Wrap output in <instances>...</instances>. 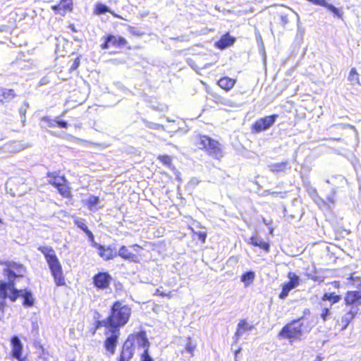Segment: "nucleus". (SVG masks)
Masks as SVG:
<instances>
[{
	"label": "nucleus",
	"instance_id": "obj_54",
	"mask_svg": "<svg viewBox=\"0 0 361 361\" xmlns=\"http://www.w3.org/2000/svg\"><path fill=\"white\" fill-rule=\"evenodd\" d=\"M266 192H267L268 194H270V195H275V194H276V193H277V192H268V191H266Z\"/></svg>",
	"mask_w": 361,
	"mask_h": 361
},
{
	"label": "nucleus",
	"instance_id": "obj_29",
	"mask_svg": "<svg viewBox=\"0 0 361 361\" xmlns=\"http://www.w3.org/2000/svg\"><path fill=\"white\" fill-rule=\"evenodd\" d=\"M269 169L273 173L284 172L286 169H289L288 161H284L279 163L271 164L269 166Z\"/></svg>",
	"mask_w": 361,
	"mask_h": 361
},
{
	"label": "nucleus",
	"instance_id": "obj_46",
	"mask_svg": "<svg viewBox=\"0 0 361 361\" xmlns=\"http://www.w3.org/2000/svg\"><path fill=\"white\" fill-rule=\"evenodd\" d=\"M56 126L61 128H67L68 126V124L65 121H56Z\"/></svg>",
	"mask_w": 361,
	"mask_h": 361
},
{
	"label": "nucleus",
	"instance_id": "obj_56",
	"mask_svg": "<svg viewBox=\"0 0 361 361\" xmlns=\"http://www.w3.org/2000/svg\"><path fill=\"white\" fill-rule=\"evenodd\" d=\"M96 314H97V316H98V318H99V317H100V314H99V313L98 312H96Z\"/></svg>",
	"mask_w": 361,
	"mask_h": 361
},
{
	"label": "nucleus",
	"instance_id": "obj_31",
	"mask_svg": "<svg viewBox=\"0 0 361 361\" xmlns=\"http://www.w3.org/2000/svg\"><path fill=\"white\" fill-rule=\"evenodd\" d=\"M253 326L250 325L247 323L246 319H241L238 322V328L235 331V335L237 336H240L242 335L244 332L248 331L251 329H252Z\"/></svg>",
	"mask_w": 361,
	"mask_h": 361
},
{
	"label": "nucleus",
	"instance_id": "obj_32",
	"mask_svg": "<svg viewBox=\"0 0 361 361\" xmlns=\"http://www.w3.org/2000/svg\"><path fill=\"white\" fill-rule=\"evenodd\" d=\"M111 12L110 8L102 3H97L93 8V13L96 16H100Z\"/></svg>",
	"mask_w": 361,
	"mask_h": 361
},
{
	"label": "nucleus",
	"instance_id": "obj_28",
	"mask_svg": "<svg viewBox=\"0 0 361 361\" xmlns=\"http://www.w3.org/2000/svg\"><path fill=\"white\" fill-rule=\"evenodd\" d=\"M20 290V297H21L23 299V305L25 307L33 306L35 303V299L32 297V292L27 288Z\"/></svg>",
	"mask_w": 361,
	"mask_h": 361
},
{
	"label": "nucleus",
	"instance_id": "obj_4",
	"mask_svg": "<svg viewBox=\"0 0 361 361\" xmlns=\"http://www.w3.org/2000/svg\"><path fill=\"white\" fill-rule=\"evenodd\" d=\"M125 341L135 350V349L143 350L140 355L141 361H154L149 355L150 342L145 330L132 332Z\"/></svg>",
	"mask_w": 361,
	"mask_h": 361
},
{
	"label": "nucleus",
	"instance_id": "obj_11",
	"mask_svg": "<svg viewBox=\"0 0 361 361\" xmlns=\"http://www.w3.org/2000/svg\"><path fill=\"white\" fill-rule=\"evenodd\" d=\"M288 281L282 284V289L279 295L280 299H285L289 294V292L296 288L300 284V278L295 274L289 272L288 274Z\"/></svg>",
	"mask_w": 361,
	"mask_h": 361
},
{
	"label": "nucleus",
	"instance_id": "obj_40",
	"mask_svg": "<svg viewBox=\"0 0 361 361\" xmlns=\"http://www.w3.org/2000/svg\"><path fill=\"white\" fill-rule=\"evenodd\" d=\"M42 120L47 123V126L50 128H54L56 126L57 120H53L47 116L44 117Z\"/></svg>",
	"mask_w": 361,
	"mask_h": 361
},
{
	"label": "nucleus",
	"instance_id": "obj_33",
	"mask_svg": "<svg viewBox=\"0 0 361 361\" xmlns=\"http://www.w3.org/2000/svg\"><path fill=\"white\" fill-rule=\"evenodd\" d=\"M348 80L350 81L351 85H360L359 74L355 68H352L349 72Z\"/></svg>",
	"mask_w": 361,
	"mask_h": 361
},
{
	"label": "nucleus",
	"instance_id": "obj_7",
	"mask_svg": "<svg viewBox=\"0 0 361 361\" xmlns=\"http://www.w3.org/2000/svg\"><path fill=\"white\" fill-rule=\"evenodd\" d=\"M20 290L15 287V283L12 281L8 282L0 281V298L6 299L7 298L11 302H16L20 297Z\"/></svg>",
	"mask_w": 361,
	"mask_h": 361
},
{
	"label": "nucleus",
	"instance_id": "obj_13",
	"mask_svg": "<svg viewBox=\"0 0 361 361\" xmlns=\"http://www.w3.org/2000/svg\"><path fill=\"white\" fill-rule=\"evenodd\" d=\"M344 304L350 308H358L361 305V291L348 290L344 295Z\"/></svg>",
	"mask_w": 361,
	"mask_h": 361
},
{
	"label": "nucleus",
	"instance_id": "obj_2",
	"mask_svg": "<svg viewBox=\"0 0 361 361\" xmlns=\"http://www.w3.org/2000/svg\"><path fill=\"white\" fill-rule=\"evenodd\" d=\"M303 318L302 316L286 324L278 333L279 338L287 340L290 343L302 340L305 330H311L308 324H305L302 322Z\"/></svg>",
	"mask_w": 361,
	"mask_h": 361
},
{
	"label": "nucleus",
	"instance_id": "obj_5",
	"mask_svg": "<svg viewBox=\"0 0 361 361\" xmlns=\"http://www.w3.org/2000/svg\"><path fill=\"white\" fill-rule=\"evenodd\" d=\"M100 48L103 50L112 49L111 53L116 54L122 51L123 49H132L128 39L119 35L109 33L102 37V43Z\"/></svg>",
	"mask_w": 361,
	"mask_h": 361
},
{
	"label": "nucleus",
	"instance_id": "obj_41",
	"mask_svg": "<svg viewBox=\"0 0 361 361\" xmlns=\"http://www.w3.org/2000/svg\"><path fill=\"white\" fill-rule=\"evenodd\" d=\"M193 235L196 236V238L199 239L201 243H205L207 238V233L205 232H195Z\"/></svg>",
	"mask_w": 361,
	"mask_h": 361
},
{
	"label": "nucleus",
	"instance_id": "obj_44",
	"mask_svg": "<svg viewBox=\"0 0 361 361\" xmlns=\"http://www.w3.org/2000/svg\"><path fill=\"white\" fill-rule=\"evenodd\" d=\"M281 23L283 26L287 25L289 22L288 16L287 14H281L280 16Z\"/></svg>",
	"mask_w": 361,
	"mask_h": 361
},
{
	"label": "nucleus",
	"instance_id": "obj_49",
	"mask_svg": "<svg viewBox=\"0 0 361 361\" xmlns=\"http://www.w3.org/2000/svg\"><path fill=\"white\" fill-rule=\"evenodd\" d=\"M155 295L164 298L166 295V293L160 290L159 289H157L156 292H155Z\"/></svg>",
	"mask_w": 361,
	"mask_h": 361
},
{
	"label": "nucleus",
	"instance_id": "obj_50",
	"mask_svg": "<svg viewBox=\"0 0 361 361\" xmlns=\"http://www.w3.org/2000/svg\"><path fill=\"white\" fill-rule=\"evenodd\" d=\"M343 126L344 128H349V129L353 130L355 131H357L356 128L354 126H353V125L345 124Z\"/></svg>",
	"mask_w": 361,
	"mask_h": 361
},
{
	"label": "nucleus",
	"instance_id": "obj_1",
	"mask_svg": "<svg viewBox=\"0 0 361 361\" xmlns=\"http://www.w3.org/2000/svg\"><path fill=\"white\" fill-rule=\"evenodd\" d=\"M133 310L130 305L123 300L112 302L108 314V322L112 326L113 335L106 337L104 346L110 354H114L121 336V328L125 326L130 320Z\"/></svg>",
	"mask_w": 361,
	"mask_h": 361
},
{
	"label": "nucleus",
	"instance_id": "obj_51",
	"mask_svg": "<svg viewBox=\"0 0 361 361\" xmlns=\"http://www.w3.org/2000/svg\"><path fill=\"white\" fill-rule=\"evenodd\" d=\"M131 247L134 249L135 251H139L142 249V247L137 244H134Z\"/></svg>",
	"mask_w": 361,
	"mask_h": 361
},
{
	"label": "nucleus",
	"instance_id": "obj_14",
	"mask_svg": "<svg viewBox=\"0 0 361 361\" xmlns=\"http://www.w3.org/2000/svg\"><path fill=\"white\" fill-rule=\"evenodd\" d=\"M358 308H350L346 311L338 321V325L341 327V330H345L353 320L358 314Z\"/></svg>",
	"mask_w": 361,
	"mask_h": 361
},
{
	"label": "nucleus",
	"instance_id": "obj_37",
	"mask_svg": "<svg viewBox=\"0 0 361 361\" xmlns=\"http://www.w3.org/2000/svg\"><path fill=\"white\" fill-rule=\"evenodd\" d=\"M157 159L165 166H171L172 164V159L171 157L166 154L159 155Z\"/></svg>",
	"mask_w": 361,
	"mask_h": 361
},
{
	"label": "nucleus",
	"instance_id": "obj_52",
	"mask_svg": "<svg viewBox=\"0 0 361 361\" xmlns=\"http://www.w3.org/2000/svg\"><path fill=\"white\" fill-rule=\"evenodd\" d=\"M172 296H173V291H170L168 293H166V295H165V297H166L168 298H172Z\"/></svg>",
	"mask_w": 361,
	"mask_h": 361
},
{
	"label": "nucleus",
	"instance_id": "obj_21",
	"mask_svg": "<svg viewBox=\"0 0 361 361\" xmlns=\"http://www.w3.org/2000/svg\"><path fill=\"white\" fill-rule=\"evenodd\" d=\"M17 97L14 89L0 87V103L2 104L11 102Z\"/></svg>",
	"mask_w": 361,
	"mask_h": 361
},
{
	"label": "nucleus",
	"instance_id": "obj_24",
	"mask_svg": "<svg viewBox=\"0 0 361 361\" xmlns=\"http://www.w3.org/2000/svg\"><path fill=\"white\" fill-rule=\"evenodd\" d=\"M48 184L54 187L56 183H62L67 180L66 177L61 174L60 171H48L46 174Z\"/></svg>",
	"mask_w": 361,
	"mask_h": 361
},
{
	"label": "nucleus",
	"instance_id": "obj_10",
	"mask_svg": "<svg viewBox=\"0 0 361 361\" xmlns=\"http://www.w3.org/2000/svg\"><path fill=\"white\" fill-rule=\"evenodd\" d=\"M111 281V276L106 271L98 272L92 277V283L97 290L107 289Z\"/></svg>",
	"mask_w": 361,
	"mask_h": 361
},
{
	"label": "nucleus",
	"instance_id": "obj_47",
	"mask_svg": "<svg viewBox=\"0 0 361 361\" xmlns=\"http://www.w3.org/2000/svg\"><path fill=\"white\" fill-rule=\"evenodd\" d=\"M310 279L314 281H318L319 283H322L324 281L322 278L318 277L317 276H311Z\"/></svg>",
	"mask_w": 361,
	"mask_h": 361
},
{
	"label": "nucleus",
	"instance_id": "obj_8",
	"mask_svg": "<svg viewBox=\"0 0 361 361\" xmlns=\"http://www.w3.org/2000/svg\"><path fill=\"white\" fill-rule=\"evenodd\" d=\"M206 142L205 147H202L201 151H203L208 156L215 159H221L224 157V151L220 142L209 135Z\"/></svg>",
	"mask_w": 361,
	"mask_h": 361
},
{
	"label": "nucleus",
	"instance_id": "obj_18",
	"mask_svg": "<svg viewBox=\"0 0 361 361\" xmlns=\"http://www.w3.org/2000/svg\"><path fill=\"white\" fill-rule=\"evenodd\" d=\"M54 188L56 189L57 192L62 197L68 200H71L73 198L71 188L68 179L62 183H56Z\"/></svg>",
	"mask_w": 361,
	"mask_h": 361
},
{
	"label": "nucleus",
	"instance_id": "obj_35",
	"mask_svg": "<svg viewBox=\"0 0 361 361\" xmlns=\"http://www.w3.org/2000/svg\"><path fill=\"white\" fill-rule=\"evenodd\" d=\"M197 344L192 341L190 337L187 338V343L185 345V351L189 353L190 357L194 356V352L196 349Z\"/></svg>",
	"mask_w": 361,
	"mask_h": 361
},
{
	"label": "nucleus",
	"instance_id": "obj_42",
	"mask_svg": "<svg viewBox=\"0 0 361 361\" xmlns=\"http://www.w3.org/2000/svg\"><path fill=\"white\" fill-rule=\"evenodd\" d=\"M80 57L78 56L77 58L75 59L72 66H71L70 71L72 72V71H74L75 70H76L77 68H78V67L80 66Z\"/></svg>",
	"mask_w": 361,
	"mask_h": 361
},
{
	"label": "nucleus",
	"instance_id": "obj_12",
	"mask_svg": "<svg viewBox=\"0 0 361 361\" xmlns=\"http://www.w3.org/2000/svg\"><path fill=\"white\" fill-rule=\"evenodd\" d=\"M51 8L56 15L65 16L67 13L73 12V1L60 0L57 4L51 6Z\"/></svg>",
	"mask_w": 361,
	"mask_h": 361
},
{
	"label": "nucleus",
	"instance_id": "obj_16",
	"mask_svg": "<svg viewBox=\"0 0 361 361\" xmlns=\"http://www.w3.org/2000/svg\"><path fill=\"white\" fill-rule=\"evenodd\" d=\"M11 342L12 345V356L16 358L18 361H26V359L22 357L23 345L19 338L16 336H14L11 338Z\"/></svg>",
	"mask_w": 361,
	"mask_h": 361
},
{
	"label": "nucleus",
	"instance_id": "obj_45",
	"mask_svg": "<svg viewBox=\"0 0 361 361\" xmlns=\"http://www.w3.org/2000/svg\"><path fill=\"white\" fill-rule=\"evenodd\" d=\"M85 233L88 237L89 240L92 243V245L94 244V243H96L94 241V235L90 229L87 230V231H85Z\"/></svg>",
	"mask_w": 361,
	"mask_h": 361
},
{
	"label": "nucleus",
	"instance_id": "obj_6",
	"mask_svg": "<svg viewBox=\"0 0 361 361\" xmlns=\"http://www.w3.org/2000/svg\"><path fill=\"white\" fill-rule=\"evenodd\" d=\"M4 266L3 273L8 281L15 283L17 279L24 277L26 273V267L21 263L14 261H3L0 263Z\"/></svg>",
	"mask_w": 361,
	"mask_h": 361
},
{
	"label": "nucleus",
	"instance_id": "obj_17",
	"mask_svg": "<svg viewBox=\"0 0 361 361\" xmlns=\"http://www.w3.org/2000/svg\"><path fill=\"white\" fill-rule=\"evenodd\" d=\"M314 6H322L326 8L328 11L333 13L336 16L342 18V13L339 8L335 7L334 5L329 4L328 0H306Z\"/></svg>",
	"mask_w": 361,
	"mask_h": 361
},
{
	"label": "nucleus",
	"instance_id": "obj_9",
	"mask_svg": "<svg viewBox=\"0 0 361 361\" xmlns=\"http://www.w3.org/2000/svg\"><path fill=\"white\" fill-rule=\"evenodd\" d=\"M278 116L277 114H272L257 120L251 126L252 132L258 133L269 129L274 125Z\"/></svg>",
	"mask_w": 361,
	"mask_h": 361
},
{
	"label": "nucleus",
	"instance_id": "obj_27",
	"mask_svg": "<svg viewBox=\"0 0 361 361\" xmlns=\"http://www.w3.org/2000/svg\"><path fill=\"white\" fill-rule=\"evenodd\" d=\"M235 83L236 80L229 77H222L217 82L218 85L226 92L230 91L235 86Z\"/></svg>",
	"mask_w": 361,
	"mask_h": 361
},
{
	"label": "nucleus",
	"instance_id": "obj_36",
	"mask_svg": "<svg viewBox=\"0 0 361 361\" xmlns=\"http://www.w3.org/2000/svg\"><path fill=\"white\" fill-rule=\"evenodd\" d=\"M99 199L98 197L94 195L90 196L86 202V206L88 209L92 210L99 203Z\"/></svg>",
	"mask_w": 361,
	"mask_h": 361
},
{
	"label": "nucleus",
	"instance_id": "obj_25",
	"mask_svg": "<svg viewBox=\"0 0 361 361\" xmlns=\"http://www.w3.org/2000/svg\"><path fill=\"white\" fill-rule=\"evenodd\" d=\"M118 255L120 256L122 259L129 261L130 262L138 263L139 259L137 255L131 252L129 249L125 246L122 245L118 252H117Z\"/></svg>",
	"mask_w": 361,
	"mask_h": 361
},
{
	"label": "nucleus",
	"instance_id": "obj_48",
	"mask_svg": "<svg viewBox=\"0 0 361 361\" xmlns=\"http://www.w3.org/2000/svg\"><path fill=\"white\" fill-rule=\"evenodd\" d=\"M331 284L335 288H341V283L339 281H334L331 283Z\"/></svg>",
	"mask_w": 361,
	"mask_h": 361
},
{
	"label": "nucleus",
	"instance_id": "obj_19",
	"mask_svg": "<svg viewBox=\"0 0 361 361\" xmlns=\"http://www.w3.org/2000/svg\"><path fill=\"white\" fill-rule=\"evenodd\" d=\"M109 318L108 316L103 320L97 319L94 324V328L91 329V333L92 335L96 334V331L101 327H104V334L106 337H108L109 335H113L112 326L109 322H108Z\"/></svg>",
	"mask_w": 361,
	"mask_h": 361
},
{
	"label": "nucleus",
	"instance_id": "obj_30",
	"mask_svg": "<svg viewBox=\"0 0 361 361\" xmlns=\"http://www.w3.org/2000/svg\"><path fill=\"white\" fill-rule=\"evenodd\" d=\"M341 300V296L334 292L324 293L322 296V301H329L331 305L338 303Z\"/></svg>",
	"mask_w": 361,
	"mask_h": 361
},
{
	"label": "nucleus",
	"instance_id": "obj_34",
	"mask_svg": "<svg viewBox=\"0 0 361 361\" xmlns=\"http://www.w3.org/2000/svg\"><path fill=\"white\" fill-rule=\"evenodd\" d=\"M255 273L252 271H247L242 274L241 281L243 282L245 286L251 284L255 279Z\"/></svg>",
	"mask_w": 361,
	"mask_h": 361
},
{
	"label": "nucleus",
	"instance_id": "obj_55",
	"mask_svg": "<svg viewBox=\"0 0 361 361\" xmlns=\"http://www.w3.org/2000/svg\"><path fill=\"white\" fill-rule=\"evenodd\" d=\"M310 313V310L308 309H306L305 311H304V314H309Z\"/></svg>",
	"mask_w": 361,
	"mask_h": 361
},
{
	"label": "nucleus",
	"instance_id": "obj_53",
	"mask_svg": "<svg viewBox=\"0 0 361 361\" xmlns=\"http://www.w3.org/2000/svg\"><path fill=\"white\" fill-rule=\"evenodd\" d=\"M4 305L3 302L0 303V310H4Z\"/></svg>",
	"mask_w": 361,
	"mask_h": 361
},
{
	"label": "nucleus",
	"instance_id": "obj_38",
	"mask_svg": "<svg viewBox=\"0 0 361 361\" xmlns=\"http://www.w3.org/2000/svg\"><path fill=\"white\" fill-rule=\"evenodd\" d=\"M75 225H76L78 228H80L82 231L85 232L88 230V227L83 220L81 219H75L74 221Z\"/></svg>",
	"mask_w": 361,
	"mask_h": 361
},
{
	"label": "nucleus",
	"instance_id": "obj_39",
	"mask_svg": "<svg viewBox=\"0 0 361 361\" xmlns=\"http://www.w3.org/2000/svg\"><path fill=\"white\" fill-rule=\"evenodd\" d=\"M330 314H331L330 308L324 307L322 310V312L320 314V317L324 322H326L328 319Z\"/></svg>",
	"mask_w": 361,
	"mask_h": 361
},
{
	"label": "nucleus",
	"instance_id": "obj_26",
	"mask_svg": "<svg viewBox=\"0 0 361 361\" xmlns=\"http://www.w3.org/2000/svg\"><path fill=\"white\" fill-rule=\"evenodd\" d=\"M208 135L198 133L192 138V145L195 150H202L205 147Z\"/></svg>",
	"mask_w": 361,
	"mask_h": 361
},
{
	"label": "nucleus",
	"instance_id": "obj_22",
	"mask_svg": "<svg viewBox=\"0 0 361 361\" xmlns=\"http://www.w3.org/2000/svg\"><path fill=\"white\" fill-rule=\"evenodd\" d=\"M235 42V37L231 36L228 32H226L215 42V47L219 49H224L233 45Z\"/></svg>",
	"mask_w": 361,
	"mask_h": 361
},
{
	"label": "nucleus",
	"instance_id": "obj_23",
	"mask_svg": "<svg viewBox=\"0 0 361 361\" xmlns=\"http://www.w3.org/2000/svg\"><path fill=\"white\" fill-rule=\"evenodd\" d=\"M249 244L253 247H257L265 252H269L270 250V244L268 241H264L257 235H252L249 239Z\"/></svg>",
	"mask_w": 361,
	"mask_h": 361
},
{
	"label": "nucleus",
	"instance_id": "obj_43",
	"mask_svg": "<svg viewBox=\"0 0 361 361\" xmlns=\"http://www.w3.org/2000/svg\"><path fill=\"white\" fill-rule=\"evenodd\" d=\"M128 31L130 34L135 36H141L142 35V32L138 30L136 27L133 26H128Z\"/></svg>",
	"mask_w": 361,
	"mask_h": 361
},
{
	"label": "nucleus",
	"instance_id": "obj_15",
	"mask_svg": "<svg viewBox=\"0 0 361 361\" xmlns=\"http://www.w3.org/2000/svg\"><path fill=\"white\" fill-rule=\"evenodd\" d=\"M93 247L97 249L99 256L105 261L113 259L118 256L116 250L110 246L106 247L104 245L94 243Z\"/></svg>",
	"mask_w": 361,
	"mask_h": 361
},
{
	"label": "nucleus",
	"instance_id": "obj_20",
	"mask_svg": "<svg viewBox=\"0 0 361 361\" xmlns=\"http://www.w3.org/2000/svg\"><path fill=\"white\" fill-rule=\"evenodd\" d=\"M134 354L135 350L125 341L121 348L118 361H130L133 357Z\"/></svg>",
	"mask_w": 361,
	"mask_h": 361
},
{
	"label": "nucleus",
	"instance_id": "obj_3",
	"mask_svg": "<svg viewBox=\"0 0 361 361\" xmlns=\"http://www.w3.org/2000/svg\"><path fill=\"white\" fill-rule=\"evenodd\" d=\"M38 250L43 254L46 262L48 264L56 286H66L62 266L55 253L54 250L51 247L40 246L38 247Z\"/></svg>",
	"mask_w": 361,
	"mask_h": 361
}]
</instances>
